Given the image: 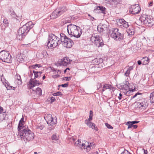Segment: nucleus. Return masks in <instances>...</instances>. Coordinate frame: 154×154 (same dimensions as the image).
<instances>
[{
  "label": "nucleus",
  "instance_id": "a19ab883",
  "mask_svg": "<svg viewBox=\"0 0 154 154\" xmlns=\"http://www.w3.org/2000/svg\"><path fill=\"white\" fill-rule=\"evenodd\" d=\"M120 0H112V1L114 3L115 5H117L120 2Z\"/></svg>",
  "mask_w": 154,
  "mask_h": 154
},
{
  "label": "nucleus",
  "instance_id": "a878e982",
  "mask_svg": "<svg viewBox=\"0 0 154 154\" xmlns=\"http://www.w3.org/2000/svg\"><path fill=\"white\" fill-rule=\"evenodd\" d=\"M127 32L128 34V35L129 36H131L134 34V31L133 29H128L127 30Z\"/></svg>",
  "mask_w": 154,
  "mask_h": 154
},
{
  "label": "nucleus",
  "instance_id": "7c9ffc66",
  "mask_svg": "<svg viewBox=\"0 0 154 154\" xmlns=\"http://www.w3.org/2000/svg\"><path fill=\"white\" fill-rule=\"evenodd\" d=\"M150 100L151 103H154V91L150 94Z\"/></svg>",
  "mask_w": 154,
  "mask_h": 154
},
{
  "label": "nucleus",
  "instance_id": "864d4df0",
  "mask_svg": "<svg viewBox=\"0 0 154 154\" xmlns=\"http://www.w3.org/2000/svg\"><path fill=\"white\" fill-rule=\"evenodd\" d=\"M131 122V123H132L133 125H134V124L137 123H138L139 122V121H133Z\"/></svg>",
  "mask_w": 154,
  "mask_h": 154
},
{
  "label": "nucleus",
  "instance_id": "3c124183",
  "mask_svg": "<svg viewBox=\"0 0 154 154\" xmlns=\"http://www.w3.org/2000/svg\"><path fill=\"white\" fill-rule=\"evenodd\" d=\"M17 79L18 81H20V82H21V77L20 75H17Z\"/></svg>",
  "mask_w": 154,
  "mask_h": 154
},
{
  "label": "nucleus",
  "instance_id": "2f4dec72",
  "mask_svg": "<svg viewBox=\"0 0 154 154\" xmlns=\"http://www.w3.org/2000/svg\"><path fill=\"white\" fill-rule=\"evenodd\" d=\"M25 35H24L22 34H19V32L18 31L17 34V39L20 40H21L22 38H23V36H24Z\"/></svg>",
  "mask_w": 154,
  "mask_h": 154
},
{
  "label": "nucleus",
  "instance_id": "2eb2a0df",
  "mask_svg": "<svg viewBox=\"0 0 154 154\" xmlns=\"http://www.w3.org/2000/svg\"><path fill=\"white\" fill-rule=\"evenodd\" d=\"M57 119L56 117H54L52 118V119H51L49 121V122H48L47 124L49 126L48 128L50 130H51L53 129L54 128V126L57 123Z\"/></svg>",
  "mask_w": 154,
  "mask_h": 154
},
{
  "label": "nucleus",
  "instance_id": "58836bf2",
  "mask_svg": "<svg viewBox=\"0 0 154 154\" xmlns=\"http://www.w3.org/2000/svg\"><path fill=\"white\" fill-rule=\"evenodd\" d=\"M62 95V94L61 93V92L60 91L57 92L53 94L54 96H57L60 95Z\"/></svg>",
  "mask_w": 154,
  "mask_h": 154
},
{
  "label": "nucleus",
  "instance_id": "37998d69",
  "mask_svg": "<svg viewBox=\"0 0 154 154\" xmlns=\"http://www.w3.org/2000/svg\"><path fill=\"white\" fill-rule=\"evenodd\" d=\"M105 125L109 129L113 128L112 126L107 123H105Z\"/></svg>",
  "mask_w": 154,
  "mask_h": 154
},
{
  "label": "nucleus",
  "instance_id": "a211bd4d",
  "mask_svg": "<svg viewBox=\"0 0 154 154\" xmlns=\"http://www.w3.org/2000/svg\"><path fill=\"white\" fill-rule=\"evenodd\" d=\"M11 13H10V15L12 17L14 18H15L16 20H20L21 19L22 16L21 15L17 16L15 12L14 11H10Z\"/></svg>",
  "mask_w": 154,
  "mask_h": 154
},
{
  "label": "nucleus",
  "instance_id": "393cba45",
  "mask_svg": "<svg viewBox=\"0 0 154 154\" xmlns=\"http://www.w3.org/2000/svg\"><path fill=\"white\" fill-rule=\"evenodd\" d=\"M149 58L146 57H143L141 59L143 62V65H146L149 62Z\"/></svg>",
  "mask_w": 154,
  "mask_h": 154
},
{
  "label": "nucleus",
  "instance_id": "69168bd1",
  "mask_svg": "<svg viewBox=\"0 0 154 154\" xmlns=\"http://www.w3.org/2000/svg\"><path fill=\"white\" fill-rule=\"evenodd\" d=\"M56 72L58 74H60L61 73V71L57 69V71H56Z\"/></svg>",
  "mask_w": 154,
  "mask_h": 154
},
{
  "label": "nucleus",
  "instance_id": "6e6552de",
  "mask_svg": "<svg viewBox=\"0 0 154 154\" xmlns=\"http://www.w3.org/2000/svg\"><path fill=\"white\" fill-rule=\"evenodd\" d=\"M67 8L65 7L59 8L54 10L51 15L50 17L51 19H54L63 14L66 11Z\"/></svg>",
  "mask_w": 154,
  "mask_h": 154
},
{
  "label": "nucleus",
  "instance_id": "f704fd0d",
  "mask_svg": "<svg viewBox=\"0 0 154 154\" xmlns=\"http://www.w3.org/2000/svg\"><path fill=\"white\" fill-rule=\"evenodd\" d=\"M51 139L53 140H58V137L56 134H53L51 137Z\"/></svg>",
  "mask_w": 154,
  "mask_h": 154
},
{
  "label": "nucleus",
  "instance_id": "9d476101",
  "mask_svg": "<svg viewBox=\"0 0 154 154\" xmlns=\"http://www.w3.org/2000/svg\"><path fill=\"white\" fill-rule=\"evenodd\" d=\"M80 27L75 25L70 24L67 26V31L69 35L70 36L77 29Z\"/></svg>",
  "mask_w": 154,
  "mask_h": 154
},
{
  "label": "nucleus",
  "instance_id": "7ed1b4c3",
  "mask_svg": "<svg viewBox=\"0 0 154 154\" xmlns=\"http://www.w3.org/2000/svg\"><path fill=\"white\" fill-rule=\"evenodd\" d=\"M60 42L63 45L67 48H70L74 44V42L70 38L67 37L65 34H60Z\"/></svg>",
  "mask_w": 154,
  "mask_h": 154
},
{
  "label": "nucleus",
  "instance_id": "338daca9",
  "mask_svg": "<svg viewBox=\"0 0 154 154\" xmlns=\"http://www.w3.org/2000/svg\"><path fill=\"white\" fill-rule=\"evenodd\" d=\"M70 140H72L73 142H74L75 140V139L73 137H71V138H70Z\"/></svg>",
  "mask_w": 154,
  "mask_h": 154
},
{
  "label": "nucleus",
  "instance_id": "bf43d9fd",
  "mask_svg": "<svg viewBox=\"0 0 154 154\" xmlns=\"http://www.w3.org/2000/svg\"><path fill=\"white\" fill-rule=\"evenodd\" d=\"M77 144L79 145H81V142L80 140H78V143Z\"/></svg>",
  "mask_w": 154,
  "mask_h": 154
},
{
  "label": "nucleus",
  "instance_id": "09e8293b",
  "mask_svg": "<svg viewBox=\"0 0 154 154\" xmlns=\"http://www.w3.org/2000/svg\"><path fill=\"white\" fill-rule=\"evenodd\" d=\"M130 71L128 70H127V71L125 73V75L126 76H128L130 74Z\"/></svg>",
  "mask_w": 154,
  "mask_h": 154
},
{
  "label": "nucleus",
  "instance_id": "72a5a7b5",
  "mask_svg": "<svg viewBox=\"0 0 154 154\" xmlns=\"http://www.w3.org/2000/svg\"><path fill=\"white\" fill-rule=\"evenodd\" d=\"M97 30L99 32L101 33L103 32L104 31V29L103 26H98L97 27Z\"/></svg>",
  "mask_w": 154,
  "mask_h": 154
},
{
  "label": "nucleus",
  "instance_id": "052dcab7",
  "mask_svg": "<svg viewBox=\"0 0 154 154\" xmlns=\"http://www.w3.org/2000/svg\"><path fill=\"white\" fill-rule=\"evenodd\" d=\"M52 71H53V72H55V73H56V71H57V69H55V68H53L52 69Z\"/></svg>",
  "mask_w": 154,
  "mask_h": 154
},
{
  "label": "nucleus",
  "instance_id": "4d7b16f0",
  "mask_svg": "<svg viewBox=\"0 0 154 154\" xmlns=\"http://www.w3.org/2000/svg\"><path fill=\"white\" fill-rule=\"evenodd\" d=\"M138 94V93H136L134 96H132L131 97V99H133L134 98H135V97H136L137 94Z\"/></svg>",
  "mask_w": 154,
  "mask_h": 154
},
{
  "label": "nucleus",
  "instance_id": "9b49d317",
  "mask_svg": "<svg viewBox=\"0 0 154 154\" xmlns=\"http://www.w3.org/2000/svg\"><path fill=\"white\" fill-rule=\"evenodd\" d=\"M72 61V60H71L68 57H65L63 58L62 59L59 60L57 64L58 65L60 66H67Z\"/></svg>",
  "mask_w": 154,
  "mask_h": 154
},
{
  "label": "nucleus",
  "instance_id": "0eeeda50",
  "mask_svg": "<svg viewBox=\"0 0 154 154\" xmlns=\"http://www.w3.org/2000/svg\"><path fill=\"white\" fill-rule=\"evenodd\" d=\"M91 40L97 47H102L104 45L102 38L97 35H92Z\"/></svg>",
  "mask_w": 154,
  "mask_h": 154
},
{
  "label": "nucleus",
  "instance_id": "de8ad7c7",
  "mask_svg": "<svg viewBox=\"0 0 154 154\" xmlns=\"http://www.w3.org/2000/svg\"><path fill=\"white\" fill-rule=\"evenodd\" d=\"M70 77H66L63 78V80L66 81H69L70 79Z\"/></svg>",
  "mask_w": 154,
  "mask_h": 154
},
{
  "label": "nucleus",
  "instance_id": "ddd939ff",
  "mask_svg": "<svg viewBox=\"0 0 154 154\" xmlns=\"http://www.w3.org/2000/svg\"><path fill=\"white\" fill-rule=\"evenodd\" d=\"M40 84H42V83L39 82L38 81L35 80L33 79H31L28 85V88L31 89L35 86H38Z\"/></svg>",
  "mask_w": 154,
  "mask_h": 154
},
{
  "label": "nucleus",
  "instance_id": "cd10ccee",
  "mask_svg": "<svg viewBox=\"0 0 154 154\" xmlns=\"http://www.w3.org/2000/svg\"><path fill=\"white\" fill-rule=\"evenodd\" d=\"M148 17H146L145 15L144 16H142L140 17V20L143 23L145 24L146 23V21L147 20V18Z\"/></svg>",
  "mask_w": 154,
  "mask_h": 154
},
{
  "label": "nucleus",
  "instance_id": "c85d7f7f",
  "mask_svg": "<svg viewBox=\"0 0 154 154\" xmlns=\"http://www.w3.org/2000/svg\"><path fill=\"white\" fill-rule=\"evenodd\" d=\"M33 72L35 75V78H37L39 77H40L41 74L42 73V72H38L37 71H35L34 70H33Z\"/></svg>",
  "mask_w": 154,
  "mask_h": 154
},
{
  "label": "nucleus",
  "instance_id": "4c0bfd02",
  "mask_svg": "<svg viewBox=\"0 0 154 154\" xmlns=\"http://www.w3.org/2000/svg\"><path fill=\"white\" fill-rule=\"evenodd\" d=\"M129 26L128 23L125 21L124 23H123V26L125 28H127Z\"/></svg>",
  "mask_w": 154,
  "mask_h": 154
},
{
  "label": "nucleus",
  "instance_id": "f3484780",
  "mask_svg": "<svg viewBox=\"0 0 154 154\" xmlns=\"http://www.w3.org/2000/svg\"><path fill=\"white\" fill-rule=\"evenodd\" d=\"M106 9L104 7L102 6H97L96 9L94 10V11L96 12L97 10H100V12L105 14H106Z\"/></svg>",
  "mask_w": 154,
  "mask_h": 154
},
{
  "label": "nucleus",
  "instance_id": "f257e3e1",
  "mask_svg": "<svg viewBox=\"0 0 154 154\" xmlns=\"http://www.w3.org/2000/svg\"><path fill=\"white\" fill-rule=\"evenodd\" d=\"M20 132V134L18 137H20L21 140H24L25 143L32 140L34 137V133L28 128L24 129L23 131Z\"/></svg>",
  "mask_w": 154,
  "mask_h": 154
},
{
  "label": "nucleus",
  "instance_id": "4468645a",
  "mask_svg": "<svg viewBox=\"0 0 154 154\" xmlns=\"http://www.w3.org/2000/svg\"><path fill=\"white\" fill-rule=\"evenodd\" d=\"M129 83L128 81L126 82V84L124 85H123L119 86V87H118L120 89H122V90H124L123 92L125 94H127V93L128 92V90L129 88Z\"/></svg>",
  "mask_w": 154,
  "mask_h": 154
},
{
  "label": "nucleus",
  "instance_id": "6ab92c4d",
  "mask_svg": "<svg viewBox=\"0 0 154 154\" xmlns=\"http://www.w3.org/2000/svg\"><path fill=\"white\" fill-rule=\"evenodd\" d=\"M24 129L27 128H24L23 123L19 122L18 125V130L19 131V134L17 135L18 136H19V134H20V132L21 131H23V129Z\"/></svg>",
  "mask_w": 154,
  "mask_h": 154
},
{
  "label": "nucleus",
  "instance_id": "bb28decb",
  "mask_svg": "<svg viewBox=\"0 0 154 154\" xmlns=\"http://www.w3.org/2000/svg\"><path fill=\"white\" fill-rule=\"evenodd\" d=\"M36 129L38 131H40L41 130L43 129L44 128V125L41 124H39L36 126Z\"/></svg>",
  "mask_w": 154,
  "mask_h": 154
},
{
  "label": "nucleus",
  "instance_id": "603ef678",
  "mask_svg": "<svg viewBox=\"0 0 154 154\" xmlns=\"http://www.w3.org/2000/svg\"><path fill=\"white\" fill-rule=\"evenodd\" d=\"M24 118L23 116H22V118L19 121V122L24 123Z\"/></svg>",
  "mask_w": 154,
  "mask_h": 154
},
{
  "label": "nucleus",
  "instance_id": "f03ea898",
  "mask_svg": "<svg viewBox=\"0 0 154 154\" xmlns=\"http://www.w3.org/2000/svg\"><path fill=\"white\" fill-rule=\"evenodd\" d=\"M61 43L60 38L52 34H50L49 36L47 46L48 48H54Z\"/></svg>",
  "mask_w": 154,
  "mask_h": 154
},
{
  "label": "nucleus",
  "instance_id": "4be33fe9",
  "mask_svg": "<svg viewBox=\"0 0 154 154\" xmlns=\"http://www.w3.org/2000/svg\"><path fill=\"white\" fill-rule=\"evenodd\" d=\"M145 24H147L149 26H152L154 24L153 20L152 19L149 18V17L147 18L146 23Z\"/></svg>",
  "mask_w": 154,
  "mask_h": 154
},
{
  "label": "nucleus",
  "instance_id": "0e129e2a",
  "mask_svg": "<svg viewBox=\"0 0 154 154\" xmlns=\"http://www.w3.org/2000/svg\"><path fill=\"white\" fill-rule=\"evenodd\" d=\"M133 127L134 129H136L137 128V125H134L133 126Z\"/></svg>",
  "mask_w": 154,
  "mask_h": 154
},
{
  "label": "nucleus",
  "instance_id": "6e6d98bb",
  "mask_svg": "<svg viewBox=\"0 0 154 154\" xmlns=\"http://www.w3.org/2000/svg\"><path fill=\"white\" fill-rule=\"evenodd\" d=\"M142 150L144 151V154H147V150H145L144 149H143Z\"/></svg>",
  "mask_w": 154,
  "mask_h": 154
},
{
  "label": "nucleus",
  "instance_id": "f8f14e48",
  "mask_svg": "<svg viewBox=\"0 0 154 154\" xmlns=\"http://www.w3.org/2000/svg\"><path fill=\"white\" fill-rule=\"evenodd\" d=\"M140 7L138 5H135L131 6L129 9V12L133 14H138L140 11Z\"/></svg>",
  "mask_w": 154,
  "mask_h": 154
},
{
  "label": "nucleus",
  "instance_id": "ea45409f",
  "mask_svg": "<svg viewBox=\"0 0 154 154\" xmlns=\"http://www.w3.org/2000/svg\"><path fill=\"white\" fill-rule=\"evenodd\" d=\"M125 21L123 19H119L118 21V23L119 25H120L121 23H123V22Z\"/></svg>",
  "mask_w": 154,
  "mask_h": 154
},
{
  "label": "nucleus",
  "instance_id": "473e14b6",
  "mask_svg": "<svg viewBox=\"0 0 154 154\" xmlns=\"http://www.w3.org/2000/svg\"><path fill=\"white\" fill-rule=\"evenodd\" d=\"M125 125L128 126V129H129V128L132 127L133 125L131 121L127 122L125 123Z\"/></svg>",
  "mask_w": 154,
  "mask_h": 154
},
{
  "label": "nucleus",
  "instance_id": "dca6fc26",
  "mask_svg": "<svg viewBox=\"0 0 154 154\" xmlns=\"http://www.w3.org/2000/svg\"><path fill=\"white\" fill-rule=\"evenodd\" d=\"M81 32L80 30V29H77L75 30L72 35L70 36V37H71L72 36H74L75 37L78 38L81 35Z\"/></svg>",
  "mask_w": 154,
  "mask_h": 154
},
{
  "label": "nucleus",
  "instance_id": "49530a36",
  "mask_svg": "<svg viewBox=\"0 0 154 154\" xmlns=\"http://www.w3.org/2000/svg\"><path fill=\"white\" fill-rule=\"evenodd\" d=\"M68 83H65L63 84H62L61 85H59V86L60 87V86H61L63 87H66L68 86Z\"/></svg>",
  "mask_w": 154,
  "mask_h": 154
},
{
  "label": "nucleus",
  "instance_id": "20e7f679",
  "mask_svg": "<svg viewBox=\"0 0 154 154\" xmlns=\"http://www.w3.org/2000/svg\"><path fill=\"white\" fill-rule=\"evenodd\" d=\"M117 28L112 29L109 32V34L111 37L115 40L118 41L122 40L123 38V35L118 32Z\"/></svg>",
  "mask_w": 154,
  "mask_h": 154
},
{
  "label": "nucleus",
  "instance_id": "39448f33",
  "mask_svg": "<svg viewBox=\"0 0 154 154\" xmlns=\"http://www.w3.org/2000/svg\"><path fill=\"white\" fill-rule=\"evenodd\" d=\"M0 59L3 62L11 63L12 61V58L10 54L8 51L3 50L0 52Z\"/></svg>",
  "mask_w": 154,
  "mask_h": 154
},
{
  "label": "nucleus",
  "instance_id": "aec40b11",
  "mask_svg": "<svg viewBox=\"0 0 154 154\" xmlns=\"http://www.w3.org/2000/svg\"><path fill=\"white\" fill-rule=\"evenodd\" d=\"M88 143V144L85 143H82V147H83L84 149H86L87 151H89L90 149H91V147L92 146L91 143H90V144Z\"/></svg>",
  "mask_w": 154,
  "mask_h": 154
},
{
  "label": "nucleus",
  "instance_id": "b1692460",
  "mask_svg": "<svg viewBox=\"0 0 154 154\" xmlns=\"http://www.w3.org/2000/svg\"><path fill=\"white\" fill-rule=\"evenodd\" d=\"M44 118L47 123L48 122H49V121L51 120V119H52V118H53L51 115L50 114H47L45 115Z\"/></svg>",
  "mask_w": 154,
  "mask_h": 154
},
{
  "label": "nucleus",
  "instance_id": "c03bdc74",
  "mask_svg": "<svg viewBox=\"0 0 154 154\" xmlns=\"http://www.w3.org/2000/svg\"><path fill=\"white\" fill-rule=\"evenodd\" d=\"M42 57H44L46 56L47 53L46 50H44L42 52Z\"/></svg>",
  "mask_w": 154,
  "mask_h": 154
},
{
  "label": "nucleus",
  "instance_id": "8fccbe9b",
  "mask_svg": "<svg viewBox=\"0 0 154 154\" xmlns=\"http://www.w3.org/2000/svg\"><path fill=\"white\" fill-rule=\"evenodd\" d=\"M85 123L88 125H89V124H90L91 122L90 121H89L88 120H86L85 121Z\"/></svg>",
  "mask_w": 154,
  "mask_h": 154
},
{
  "label": "nucleus",
  "instance_id": "5701e85b",
  "mask_svg": "<svg viewBox=\"0 0 154 154\" xmlns=\"http://www.w3.org/2000/svg\"><path fill=\"white\" fill-rule=\"evenodd\" d=\"M3 23L1 25V27L5 28L8 26V20L6 18H5L3 21Z\"/></svg>",
  "mask_w": 154,
  "mask_h": 154
},
{
  "label": "nucleus",
  "instance_id": "e2e57ef3",
  "mask_svg": "<svg viewBox=\"0 0 154 154\" xmlns=\"http://www.w3.org/2000/svg\"><path fill=\"white\" fill-rule=\"evenodd\" d=\"M137 63L139 65H140L142 63V62L140 60H138V61H137Z\"/></svg>",
  "mask_w": 154,
  "mask_h": 154
},
{
  "label": "nucleus",
  "instance_id": "423d86ee",
  "mask_svg": "<svg viewBox=\"0 0 154 154\" xmlns=\"http://www.w3.org/2000/svg\"><path fill=\"white\" fill-rule=\"evenodd\" d=\"M33 27L32 22L29 21L20 28L18 31L19 34H22L24 35H25Z\"/></svg>",
  "mask_w": 154,
  "mask_h": 154
},
{
  "label": "nucleus",
  "instance_id": "e433bc0d",
  "mask_svg": "<svg viewBox=\"0 0 154 154\" xmlns=\"http://www.w3.org/2000/svg\"><path fill=\"white\" fill-rule=\"evenodd\" d=\"M41 65L40 64H36L35 65H32L31 66V67L32 68H36L37 67L39 68L41 67Z\"/></svg>",
  "mask_w": 154,
  "mask_h": 154
},
{
  "label": "nucleus",
  "instance_id": "c756f323",
  "mask_svg": "<svg viewBox=\"0 0 154 154\" xmlns=\"http://www.w3.org/2000/svg\"><path fill=\"white\" fill-rule=\"evenodd\" d=\"M36 94L38 96H40L42 94V90L41 88L38 87L36 90Z\"/></svg>",
  "mask_w": 154,
  "mask_h": 154
},
{
  "label": "nucleus",
  "instance_id": "1a4fd4ad",
  "mask_svg": "<svg viewBox=\"0 0 154 154\" xmlns=\"http://www.w3.org/2000/svg\"><path fill=\"white\" fill-rule=\"evenodd\" d=\"M135 107L140 109H145L147 106L146 101L144 100H140L135 103Z\"/></svg>",
  "mask_w": 154,
  "mask_h": 154
},
{
  "label": "nucleus",
  "instance_id": "79ce46f5",
  "mask_svg": "<svg viewBox=\"0 0 154 154\" xmlns=\"http://www.w3.org/2000/svg\"><path fill=\"white\" fill-rule=\"evenodd\" d=\"M88 16L89 17V19L92 20V21H94V20H96V19L94 18V17H92V16H91L90 14H88Z\"/></svg>",
  "mask_w": 154,
  "mask_h": 154
},
{
  "label": "nucleus",
  "instance_id": "774afa93",
  "mask_svg": "<svg viewBox=\"0 0 154 154\" xmlns=\"http://www.w3.org/2000/svg\"><path fill=\"white\" fill-rule=\"evenodd\" d=\"M92 122H90V124H89V125H88V126L90 127V128H91V126H92Z\"/></svg>",
  "mask_w": 154,
  "mask_h": 154
},
{
  "label": "nucleus",
  "instance_id": "13d9d810",
  "mask_svg": "<svg viewBox=\"0 0 154 154\" xmlns=\"http://www.w3.org/2000/svg\"><path fill=\"white\" fill-rule=\"evenodd\" d=\"M133 69V67L132 66H130L129 68L128 69V70L130 71L131 70H132Z\"/></svg>",
  "mask_w": 154,
  "mask_h": 154
},
{
  "label": "nucleus",
  "instance_id": "412c9836",
  "mask_svg": "<svg viewBox=\"0 0 154 154\" xmlns=\"http://www.w3.org/2000/svg\"><path fill=\"white\" fill-rule=\"evenodd\" d=\"M111 87L112 86L110 85L105 84L103 85L102 90V91L103 92L106 89H108L110 92Z\"/></svg>",
  "mask_w": 154,
  "mask_h": 154
},
{
  "label": "nucleus",
  "instance_id": "5fc2aeb1",
  "mask_svg": "<svg viewBox=\"0 0 154 154\" xmlns=\"http://www.w3.org/2000/svg\"><path fill=\"white\" fill-rule=\"evenodd\" d=\"M92 116H93L89 115V118L88 120L89 121H91L92 120Z\"/></svg>",
  "mask_w": 154,
  "mask_h": 154
},
{
  "label": "nucleus",
  "instance_id": "c9c22d12",
  "mask_svg": "<svg viewBox=\"0 0 154 154\" xmlns=\"http://www.w3.org/2000/svg\"><path fill=\"white\" fill-rule=\"evenodd\" d=\"M91 128L93 129H94L96 131H97L98 130L97 127L93 123H92Z\"/></svg>",
  "mask_w": 154,
  "mask_h": 154
},
{
  "label": "nucleus",
  "instance_id": "a18cd8bd",
  "mask_svg": "<svg viewBox=\"0 0 154 154\" xmlns=\"http://www.w3.org/2000/svg\"><path fill=\"white\" fill-rule=\"evenodd\" d=\"M50 101L51 103H52L53 102L55 101L56 100V99L55 97H50Z\"/></svg>",
  "mask_w": 154,
  "mask_h": 154
},
{
  "label": "nucleus",
  "instance_id": "680f3d73",
  "mask_svg": "<svg viewBox=\"0 0 154 154\" xmlns=\"http://www.w3.org/2000/svg\"><path fill=\"white\" fill-rule=\"evenodd\" d=\"M54 77H57L60 76L59 74H57L56 75H54Z\"/></svg>",
  "mask_w": 154,
  "mask_h": 154
}]
</instances>
